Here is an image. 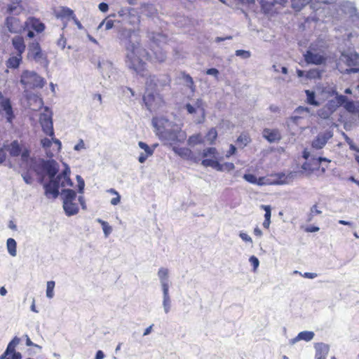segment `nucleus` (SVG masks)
Wrapping results in <instances>:
<instances>
[{"label":"nucleus","mask_w":359,"mask_h":359,"mask_svg":"<svg viewBox=\"0 0 359 359\" xmlns=\"http://www.w3.org/2000/svg\"><path fill=\"white\" fill-rule=\"evenodd\" d=\"M154 53H155V57H154L155 62L161 63L165 60L166 55H165V53L164 51H163L162 50H159L155 52Z\"/></svg>","instance_id":"79ce46f5"},{"label":"nucleus","mask_w":359,"mask_h":359,"mask_svg":"<svg viewBox=\"0 0 359 359\" xmlns=\"http://www.w3.org/2000/svg\"><path fill=\"white\" fill-rule=\"evenodd\" d=\"M218 151L215 147H208L203 149L202 152L203 160L210 159V160H218Z\"/></svg>","instance_id":"5701e85b"},{"label":"nucleus","mask_w":359,"mask_h":359,"mask_svg":"<svg viewBox=\"0 0 359 359\" xmlns=\"http://www.w3.org/2000/svg\"><path fill=\"white\" fill-rule=\"evenodd\" d=\"M201 164L204 167H211L217 171H231L235 168L233 163H220L218 160H202Z\"/></svg>","instance_id":"6e6552de"},{"label":"nucleus","mask_w":359,"mask_h":359,"mask_svg":"<svg viewBox=\"0 0 359 359\" xmlns=\"http://www.w3.org/2000/svg\"><path fill=\"white\" fill-rule=\"evenodd\" d=\"M343 60H344L345 63L349 67V69L353 68L352 67L355 66L359 60V55L357 53H351L347 55H342Z\"/></svg>","instance_id":"b1692460"},{"label":"nucleus","mask_w":359,"mask_h":359,"mask_svg":"<svg viewBox=\"0 0 359 359\" xmlns=\"http://www.w3.org/2000/svg\"><path fill=\"white\" fill-rule=\"evenodd\" d=\"M304 58L307 64L316 65L325 64L327 61V57L325 55L320 54V53H314L311 50H307L304 54Z\"/></svg>","instance_id":"1a4fd4ad"},{"label":"nucleus","mask_w":359,"mask_h":359,"mask_svg":"<svg viewBox=\"0 0 359 359\" xmlns=\"http://www.w3.org/2000/svg\"><path fill=\"white\" fill-rule=\"evenodd\" d=\"M85 148L84 142L82 140H80L79 142L74 146V149L76 151H80Z\"/></svg>","instance_id":"052dcab7"},{"label":"nucleus","mask_w":359,"mask_h":359,"mask_svg":"<svg viewBox=\"0 0 359 359\" xmlns=\"http://www.w3.org/2000/svg\"><path fill=\"white\" fill-rule=\"evenodd\" d=\"M329 348L327 346L322 345L320 348H317L315 358L316 359H326L328 353Z\"/></svg>","instance_id":"72a5a7b5"},{"label":"nucleus","mask_w":359,"mask_h":359,"mask_svg":"<svg viewBox=\"0 0 359 359\" xmlns=\"http://www.w3.org/2000/svg\"><path fill=\"white\" fill-rule=\"evenodd\" d=\"M107 192L115 195L116 196L111 200V204L113 205H116L120 203L121 196L114 189H109L107 190Z\"/></svg>","instance_id":"a19ab883"},{"label":"nucleus","mask_w":359,"mask_h":359,"mask_svg":"<svg viewBox=\"0 0 359 359\" xmlns=\"http://www.w3.org/2000/svg\"><path fill=\"white\" fill-rule=\"evenodd\" d=\"M236 151V148L234 145L231 144L229 151H227L226 156L227 158L230 157L231 156L233 155Z\"/></svg>","instance_id":"680f3d73"},{"label":"nucleus","mask_w":359,"mask_h":359,"mask_svg":"<svg viewBox=\"0 0 359 359\" xmlns=\"http://www.w3.org/2000/svg\"><path fill=\"white\" fill-rule=\"evenodd\" d=\"M236 55L237 56H241L244 58H248L250 56V53L249 51L244 50H237L236 51Z\"/></svg>","instance_id":"5fc2aeb1"},{"label":"nucleus","mask_w":359,"mask_h":359,"mask_svg":"<svg viewBox=\"0 0 359 359\" xmlns=\"http://www.w3.org/2000/svg\"><path fill=\"white\" fill-rule=\"evenodd\" d=\"M243 178L248 182L254 184L262 185L264 184V177H259L258 180L255 175L252 174H245Z\"/></svg>","instance_id":"c756f323"},{"label":"nucleus","mask_w":359,"mask_h":359,"mask_svg":"<svg viewBox=\"0 0 359 359\" xmlns=\"http://www.w3.org/2000/svg\"><path fill=\"white\" fill-rule=\"evenodd\" d=\"M54 13L57 19H60L62 20H69L70 19H73L78 25H80V22L76 18L74 11L69 8L61 6L57 9H55L54 11Z\"/></svg>","instance_id":"ddd939ff"},{"label":"nucleus","mask_w":359,"mask_h":359,"mask_svg":"<svg viewBox=\"0 0 359 359\" xmlns=\"http://www.w3.org/2000/svg\"><path fill=\"white\" fill-rule=\"evenodd\" d=\"M20 82L22 84L30 88H43L46 84L43 78L34 72L24 71L21 76Z\"/></svg>","instance_id":"423d86ee"},{"label":"nucleus","mask_w":359,"mask_h":359,"mask_svg":"<svg viewBox=\"0 0 359 359\" xmlns=\"http://www.w3.org/2000/svg\"><path fill=\"white\" fill-rule=\"evenodd\" d=\"M45 29V24L35 17H29L24 23V30L27 31V36L29 39L34 38L35 33H42Z\"/></svg>","instance_id":"0eeeda50"},{"label":"nucleus","mask_w":359,"mask_h":359,"mask_svg":"<svg viewBox=\"0 0 359 359\" xmlns=\"http://www.w3.org/2000/svg\"><path fill=\"white\" fill-rule=\"evenodd\" d=\"M205 138L208 144H215L217 138V130L215 128H211L206 133Z\"/></svg>","instance_id":"cd10ccee"},{"label":"nucleus","mask_w":359,"mask_h":359,"mask_svg":"<svg viewBox=\"0 0 359 359\" xmlns=\"http://www.w3.org/2000/svg\"><path fill=\"white\" fill-rule=\"evenodd\" d=\"M311 1L312 0H291L292 8L296 11H299Z\"/></svg>","instance_id":"2f4dec72"},{"label":"nucleus","mask_w":359,"mask_h":359,"mask_svg":"<svg viewBox=\"0 0 359 359\" xmlns=\"http://www.w3.org/2000/svg\"><path fill=\"white\" fill-rule=\"evenodd\" d=\"M58 181L55 180H50V181L44 184L45 195L48 198H56L59 195Z\"/></svg>","instance_id":"4468645a"},{"label":"nucleus","mask_w":359,"mask_h":359,"mask_svg":"<svg viewBox=\"0 0 359 359\" xmlns=\"http://www.w3.org/2000/svg\"><path fill=\"white\" fill-rule=\"evenodd\" d=\"M319 227L318 226H306L304 229V231L306 232H308V233H312V232H316V231H319Z\"/></svg>","instance_id":"e2e57ef3"},{"label":"nucleus","mask_w":359,"mask_h":359,"mask_svg":"<svg viewBox=\"0 0 359 359\" xmlns=\"http://www.w3.org/2000/svg\"><path fill=\"white\" fill-rule=\"evenodd\" d=\"M183 77L186 80V81L190 84L191 87L194 86V80H193L192 77L189 74H187L184 72L183 73Z\"/></svg>","instance_id":"13d9d810"},{"label":"nucleus","mask_w":359,"mask_h":359,"mask_svg":"<svg viewBox=\"0 0 359 359\" xmlns=\"http://www.w3.org/2000/svg\"><path fill=\"white\" fill-rule=\"evenodd\" d=\"M249 261L253 266L254 271H256L259 264V259L255 256L252 255L250 257Z\"/></svg>","instance_id":"3c124183"},{"label":"nucleus","mask_w":359,"mask_h":359,"mask_svg":"<svg viewBox=\"0 0 359 359\" xmlns=\"http://www.w3.org/2000/svg\"><path fill=\"white\" fill-rule=\"evenodd\" d=\"M114 22L112 20H103L100 25V27L104 25L105 29L109 30L114 27Z\"/></svg>","instance_id":"09e8293b"},{"label":"nucleus","mask_w":359,"mask_h":359,"mask_svg":"<svg viewBox=\"0 0 359 359\" xmlns=\"http://www.w3.org/2000/svg\"><path fill=\"white\" fill-rule=\"evenodd\" d=\"M251 142V138L248 133L241 134L236 140V143L238 146L244 147L247 146Z\"/></svg>","instance_id":"7c9ffc66"},{"label":"nucleus","mask_w":359,"mask_h":359,"mask_svg":"<svg viewBox=\"0 0 359 359\" xmlns=\"http://www.w3.org/2000/svg\"><path fill=\"white\" fill-rule=\"evenodd\" d=\"M262 136L270 143L278 142L282 138L281 133L277 128H264L262 130Z\"/></svg>","instance_id":"dca6fc26"},{"label":"nucleus","mask_w":359,"mask_h":359,"mask_svg":"<svg viewBox=\"0 0 359 359\" xmlns=\"http://www.w3.org/2000/svg\"><path fill=\"white\" fill-rule=\"evenodd\" d=\"M39 123L43 132L52 137L54 144L56 146V151L60 152L62 149L61 142L55 137L52 116L48 114H41L39 117Z\"/></svg>","instance_id":"20e7f679"},{"label":"nucleus","mask_w":359,"mask_h":359,"mask_svg":"<svg viewBox=\"0 0 359 359\" xmlns=\"http://www.w3.org/2000/svg\"><path fill=\"white\" fill-rule=\"evenodd\" d=\"M22 61V56L20 54L11 55L6 61V67L9 69H17Z\"/></svg>","instance_id":"aec40b11"},{"label":"nucleus","mask_w":359,"mask_h":359,"mask_svg":"<svg viewBox=\"0 0 359 359\" xmlns=\"http://www.w3.org/2000/svg\"><path fill=\"white\" fill-rule=\"evenodd\" d=\"M13 346V343H8L6 351L1 355H0V359H4L8 355V353L11 351Z\"/></svg>","instance_id":"4d7b16f0"},{"label":"nucleus","mask_w":359,"mask_h":359,"mask_svg":"<svg viewBox=\"0 0 359 359\" xmlns=\"http://www.w3.org/2000/svg\"><path fill=\"white\" fill-rule=\"evenodd\" d=\"M138 145L141 149H142L145 151L146 154H148L149 155L153 154V152H154L153 150L145 142H139Z\"/></svg>","instance_id":"49530a36"},{"label":"nucleus","mask_w":359,"mask_h":359,"mask_svg":"<svg viewBox=\"0 0 359 359\" xmlns=\"http://www.w3.org/2000/svg\"><path fill=\"white\" fill-rule=\"evenodd\" d=\"M23 8L21 4V1L18 0L11 4H9L7 8V13L10 14L19 15L22 13Z\"/></svg>","instance_id":"a878e982"},{"label":"nucleus","mask_w":359,"mask_h":359,"mask_svg":"<svg viewBox=\"0 0 359 359\" xmlns=\"http://www.w3.org/2000/svg\"><path fill=\"white\" fill-rule=\"evenodd\" d=\"M306 96H307V102L311 105L313 106H318L319 102L316 100L315 98V93L313 91H311L309 90H306L305 91Z\"/></svg>","instance_id":"4c0bfd02"},{"label":"nucleus","mask_w":359,"mask_h":359,"mask_svg":"<svg viewBox=\"0 0 359 359\" xmlns=\"http://www.w3.org/2000/svg\"><path fill=\"white\" fill-rule=\"evenodd\" d=\"M76 180H77V182H78V191L79 193H83V189H84V187H85V182H84V180H83V178L80 176V175H77L76 176Z\"/></svg>","instance_id":"a18cd8bd"},{"label":"nucleus","mask_w":359,"mask_h":359,"mask_svg":"<svg viewBox=\"0 0 359 359\" xmlns=\"http://www.w3.org/2000/svg\"><path fill=\"white\" fill-rule=\"evenodd\" d=\"M260 208L265 211L264 221L262 224L265 229H269L271 224V208L270 205H262Z\"/></svg>","instance_id":"393cba45"},{"label":"nucleus","mask_w":359,"mask_h":359,"mask_svg":"<svg viewBox=\"0 0 359 359\" xmlns=\"http://www.w3.org/2000/svg\"><path fill=\"white\" fill-rule=\"evenodd\" d=\"M52 143L54 144L52 137H50V139L45 137L41 140V144L45 149H49L51 147Z\"/></svg>","instance_id":"c03bdc74"},{"label":"nucleus","mask_w":359,"mask_h":359,"mask_svg":"<svg viewBox=\"0 0 359 359\" xmlns=\"http://www.w3.org/2000/svg\"><path fill=\"white\" fill-rule=\"evenodd\" d=\"M332 137L330 133L319 134L313 140L311 146L316 149H322L327 142L328 140Z\"/></svg>","instance_id":"f3484780"},{"label":"nucleus","mask_w":359,"mask_h":359,"mask_svg":"<svg viewBox=\"0 0 359 359\" xmlns=\"http://www.w3.org/2000/svg\"><path fill=\"white\" fill-rule=\"evenodd\" d=\"M22 177L26 184H32V182L33 181V177H32V175L29 173V170L22 173Z\"/></svg>","instance_id":"de8ad7c7"},{"label":"nucleus","mask_w":359,"mask_h":359,"mask_svg":"<svg viewBox=\"0 0 359 359\" xmlns=\"http://www.w3.org/2000/svg\"><path fill=\"white\" fill-rule=\"evenodd\" d=\"M196 107H193L191 104L188 103L186 104L185 107H186V109L187 110V112L189 114H194L196 112V109H199L202 111L203 113H204V108L203 107V103H202V101L201 100H197L196 102Z\"/></svg>","instance_id":"473e14b6"},{"label":"nucleus","mask_w":359,"mask_h":359,"mask_svg":"<svg viewBox=\"0 0 359 359\" xmlns=\"http://www.w3.org/2000/svg\"><path fill=\"white\" fill-rule=\"evenodd\" d=\"M55 282L53 280L48 281L47 283V288H46V296L47 297L51 299L54 296V288H55Z\"/></svg>","instance_id":"58836bf2"},{"label":"nucleus","mask_w":359,"mask_h":359,"mask_svg":"<svg viewBox=\"0 0 359 359\" xmlns=\"http://www.w3.org/2000/svg\"><path fill=\"white\" fill-rule=\"evenodd\" d=\"M158 275L161 282L167 281L168 278V270L165 268H161L158 272Z\"/></svg>","instance_id":"37998d69"},{"label":"nucleus","mask_w":359,"mask_h":359,"mask_svg":"<svg viewBox=\"0 0 359 359\" xmlns=\"http://www.w3.org/2000/svg\"><path fill=\"white\" fill-rule=\"evenodd\" d=\"M337 102L339 105H341V104H346V102H348L347 100V97L345 96V95H338L337 97Z\"/></svg>","instance_id":"bf43d9fd"},{"label":"nucleus","mask_w":359,"mask_h":359,"mask_svg":"<svg viewBox=\"0 0 359 359\" xmlns=\"http://www.w3.org/2000/svg\"><path fill=\"white\" fill-rule=\"evenodd\" d=\"M150 156L151 155H149L148 154L146 153H141L140 155L139 156L138 161L140 163H142L145 162L147 158Z\"/></svg>","instance_id":"69168bd1"},{"label":"nucleus","mask_w":359,"mask_h":359,"mask_svg":"<svg viewBox=\"0 0 359 359\" xmlns=\"http://www.w3.org/2000/svg\"><path fill=\"white\" fill-rule=\"evenodd\" d=\"M63 208L67 215L72 216L78 213L79 206L74 201H76V192L69 189H63Z\"/></svg>","instance_id":"39448f33"},{"label":"nucleus","mask_w":359,"mask_h":359,"mask_svg":"<svg viewBox=\"0 0 359 359\" xmlns=\"http://www.w3.org/2000/svg\"><path fill=\"white\" fill-rule=\"evenodd\" d=\"M44 168L47 171V173L50 180H55V176L57 172L58 169L56 166L49 162H46L44 163Z\"/></svg>","instance_id":"c85d7f7f"},{"label":"nucleus","mask_w":359,"mask_h":359,"mask_svg":"<svg viewBox=\"0 0 359 359\" xmlns=\"http://www.w3.org/2000/svg\"><path fill=\"white\" fill-rule=\"evenodd\" d=\"M6 158V154L4 151V148H0V163H2L5 161Z\"/></svg>","instance_id":"338daca9"},{"label":"nucleus","mask_w":359,"mask_h":359,"mask_svg":"<svg viewBox=\"0 0 359 359\" xmlns=\"http://www.w3.org/2000/svg\"><path fill=\"white\" fill-rule=\"evenodd\" d=\"M172 150L176 154L184 159L189 160L193 158V152L189 148L174 147Z\"/></svg>","instance_id":"412c9836"},{"label":"nucleus","mask_w":359,"mask_h":359,"mask_svg":"<svg viewBox=\"0 0 359 359\" xmlns=\"http://www.w3.org/2000/svg\"><path fill=\"white\" fill-rule=\"evenodd\" d=\"M0 107L6 113V120L8 123H12L15 115L13 111V107L9 98L5 97L2 93L0 92Z\"/></svg>","instance_id":"f8f14e48"},{"label":"nucleus","mask_w":359,"mask_h":359,"mask_svg":"<svg viewBox=\"0 0 359 359\" xmlns=\"http://www.w3.org/2000/svg\"><path fill=\"white\" fill-rule=\"evenodd\" d=\"M5 149L8 151L11 157H20L22 163H28L31 158V149L22 142L13 140L9 144L4 145Z\"/></svg>","instance_id":"7ed1b4c3"},{"label":"nucleus","mask_w":359,"mask_h":359,"mask_svg":"<svg viewBox=\"0 0 359 359\" xmlns=\"http://www.w3.org/2000/svg\"><path fill=\"white\" fill-rule=\"evenodd\" d=\"M43 57L44 55L39 43L37 41L29 43L28 46L27 58H32L36 61H39Z\"/></svg>","instance_id":"9b49d317"},{"label":"nucleus","mask_w":359,"mask_h":359,"mask_svg":"<svg viewBox=\"0 0 359 359\" xmlns=\"http://www.w3.org/2000/svg\"><path fill=\"white\" fill-rule=\"evenodd\" d=\"M104 233L106 236L109 235L111 231V227L108 224L107 222L101 221Z\"/></svg>","instance_id":"603ef678"},{"label":"nucleus","mask_w":359,"mask_h":359,"mask_svg":"<svg viewBox=\"0 0 359 359\" xmlns=\"http://www.w3.org/2000/svg\"><path fill=\"white\" fill-rule=\"evenodd\" d=\"M278 4L275 1H269L267 0H262L260 2L261 8L265 14H272L276 13L275 5Z\"/></svg>","instance_id":"4be33fe9"},{"label":"nucleus","mask_w":359,"mask_h":359,"mask_svg":"<svg viewBox=\"0 0 359 359\" xmlns=\"http://www.w3.org/2000/svg\"><path fill=\"white\" fill-rule=\"evenodd\" d=\"M344 107L349 112L354 113L355 111V105L353 101L346 102Z\"/></svg>","instance_id":"8fccbe9b"},{"label":"nucleus","mask_w":359,"mask_h":359,"mask_svg":"<svg viewBox=\"0 0 359 359\" xmlns=\"http://www.w3.org/2000/svg\"><path fill=\"white\" fill-rule=\"evenodd\" d=\"M126 50V62L128 67L137 74L144 76V73L147 71V64L141 57L147 61L151 60V57L149 52L143 48L139 42L130 43Z\"/></svg>","instance_id":"f03ea898"},{"label":"nucleus","mask_w":359,"mask_h":359,"mask_svg":"<svg viewBox=\"0 0 359 359\" xmlns=\"http://www.w3.org/2000/svg\"><path fill=\"white\" fill-rule=\"evenodd\" d=\"M314 337V333L311 331H303L298 334L296 339L309 341Z\"/></svg>","instance_id":"c9c22d12"},{"label":"nucleus","mask_w":359,"mask_h":359,"mask_svg":"<svg viewBox=\"0 0 359 359\" xmlns=\"http://www.w3.org/2000/svg\"><path fill=\"white\" fill-rule=\"evenodd\" d=\"M145 85V92L142 97L143 102L149 111H155L165 104L161 93L170 88V79L168 75L160 77L150 75Z\"/></svg>","instance_id":"f257e3e1"},{"label":"nucleus","mask_w":359,"mask_h":359,"mask_svg":"<svg viewBox=\"0 0 359 359\" xmlns=\"http://www.w3.org/2000/svg\"><path fill=\"white\" fill-rule=\"evenodd\" d=\"M205 143V139L201 133L191 135L188 139V144L191 146L202 144Z\"/></svg>","instance_id":"bb28decb"},{"label":"nucleus","mask_w":359,"mask_h":359,"mask_svg":"<svg viewBox=\"0 0 359 359\" xmlns=\"http://www.w3.org/2000/svg\"><path fill=\"white\" fill-rule=\"evenodd\" d=\"M321 213H322V211L318 209V205L317 204L313 205L310 209V212L308 215L306 221L308 222H311L313 220L315 215H320Z\"/></svg>","instance_id":"e433bc0d"},{"label":"nucleus","mask_w":359,"mask_h":359,"mask_svg":"<svg viewBox=\"0 0 359 359\" xmlns=\"http://www.w3.org/2000/svg\"><path fill=\"white\" fill-rule=\"evenodd\" d=\"M313 163L316 165H320L323 162H325L327 163V165H328L330 163V161L328 160L327 158H323V157H319L316 159H313ZM327 168V165H326V167H322V169L320 170V172L321 173H324L325 171H326V169Z\"/></svg>","instance_id":"ea45409f"},{"label":"nucleus","mask_w":359,"mask_h":359,"mask_svg":"<svg viewBox=\"0 0 359 359\" xmlns=\"http://www.w3.org/2000/svg\"><path fill=\"white\" fill-rule=\"evenodd\" d=\"M205 73L208 75H212L215 77H218V75L219 74L218 69H217L216 68L208 69Z\"/></svg>","instance_id":"6e6d98bb"},{"label":"nucleus","mask_w":359,"mask_h":359,"mask_svg":"<svg viewBox=\"0 0 359 359\" xmlns=\"http://www.w3.org/2000/svg\"><path fill=\"white\" fill-rule=\"evenodd\" d=\"M6 25L10 32L13 34L21 33L24 30V25L16 16H8L6 19Z\"/></svg>","instance_id":"9d476101"},{"label":"nucleus","mask_w":359,"mask_h":359,"mask_svg":"<svg viewBox=\"0 0 359 359\" xmlns=\"http://www.w3.org/2000/svg\"><path fill=\"white\" fill-rule=\"evenodd\" d=\"M99 9L102 11V12H107L108 10H109V6L106 3H100L99 4Z\"/></svg>","instance_id":"774afa93"},{"label":"nucleus","mask_w":359,"mask_h":359,"mask_svg":"<svg viewBox=\"0 0 359 359\" xmlns=\"http://www.w3.org/2000/svg\"><path fill=\"white\" fill-rule=\"evenodd\" d=\"M20 339L15 337L9 343H13V348L11 351L8 353V355L4 359H22V355L20 352L15 351V347L20 344Z\"/></svg>","instance_id":"6ab92c4d"},{"label":"nucleus","mask_w":359,"mask_h":359,"mask_svg":"<svg viewBox=\"0 0 359 359\" xmlns=\"http://www.w3.org/2000/svg\"><path fill=\"white\" fill-rule=\"evenodd\" d=\"M6 245H7V249H8V253L11 256L15 257L17 254L16 241L13 238H10L7 240Z\"/></svg>","instance_id":"f704fd0d"},{"label":"nucleus","mask_w":359,"mask_h":359,"mask_svg":"<svg viewBox=\"0 0 359 359\" xmlns=\"http://www.w3.org/2000/svg\"><path fill=\"white\" fill-rule=\"evenodd\" d=\"M12 45L15 50V54H20L22 56L23 53L25 50L26 46L25 40L22 36H16L12 39Z\"/></svg>","instance_id":"a211bd4d"},{"label":"nucleus","mask_w":359,"mask_h":359,"mask_svg":"<svg viewBox=\"0 0 359 359\" xmlns=\"http://www.w3.org/2000/svg\"><path fill=\"white\" fill-rule=\"evenodd\" d=\"M240 237L242 238L243 241H245V242H250V243H252V240L250 236H249L247 233H240Z\"/></svg>","instance_id":"0e129e2a"},{"label":"nucleus","mask_w":359,"mask_h":359,"mask_svg":"<svg viewBox=\"0 0 359 359\" xmlns=\"http://www.w3.org/2000/svg\"><path fill=\"white\" fill-rule=\"evenodd\" d=\"M161 283L165 302L168 299V285L166 281L161 282Z\"/></svg>","instance_id":"864d4df0"},{"label":"nucleus","mask_w":359,"mask_h":359,"mask_svg":"<svg viewBox=\"0 0 359 359\" xmlns=\"http://www.w3.org/2000/svg\"><path fill=\"white\" fill-rule=\"evenodd\" d=\"M70 168L66 166L64 170L55 177V180L58 181L60 187L65 188L73 186V182L70 179Z\"/></svg>","instance_id":"2eb2a0df"}]
</instances>
